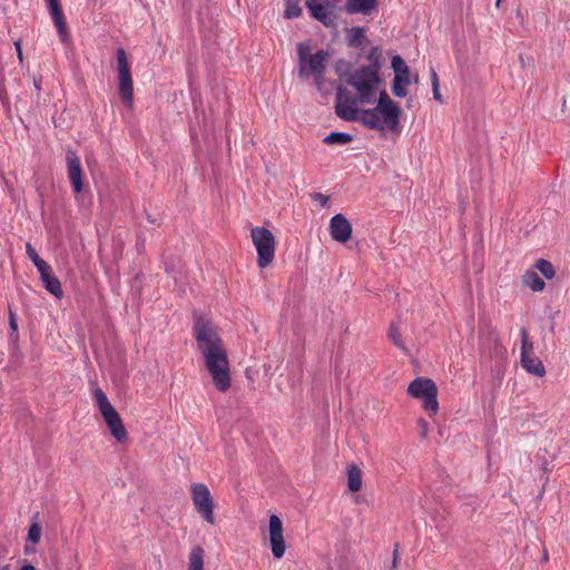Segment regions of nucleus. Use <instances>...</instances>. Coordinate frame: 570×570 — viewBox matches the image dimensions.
<instances>
[{
    "label": "nucleus",
    "mask_w": 570,
    "mask_h": 570,
    "mask_svg": "<svg viewBox=\"0 0 570 570\" xmlns=\"http://www.w3.org/2000/svg\"><path fill=\"white\" fill-rule=\"evenodd\" d=\"M193 331L214 386L219 392L228 391L232 385L230 365L217 327L207 316L195 314Z\"/></svg>",
    "instance_id": "f257e3e1"
},
{
    "label": "nucleus",
    "mask_w": 570,
    "mask_h": 570,
    "mask_svg": "<svg viewBox=\"0 0 570 570\" xmlns=\"http://www.w3.org/2000/svg\"><path fill=\"white\" fill-rule=\"evenodd\" d=\"M401 108L391 99L385 90L380 91L376 106L363 109L362 125L372 130H390L397 132L400 129Z\"/></svg>",
    "instance_id": "f03ea898"
},
{
    "label": "nucleus",
    "mask_w": 570,
    "mask_h": 570,
    "mask_svg": "<svg viewBox=\"0 0 570 570\" xmlns=\"http://www.w3.org/2000/svg\"><path fill=\"white\" fill-rule=\"evenodd\" d=\"M297 50V75L299 78L305 79L313 77L316 88L326 94L325 89V70L326 65L331 59L327 50L320 49L312 53V45L309 41L299 42L296 46Z\"/></svg>",
    "instance_id": "7ed1b4c3"
},
{
    "label": "nucleus",
    "mask_w": 570,
    "mask_h": 570,
    "mask_svg": "<svg viewBox=\"0 0 570 570\" xmlns=\"http://www.w3.org/2000/svg\"><path fill=\"white\" fill-rule=\"evenodd\" d=\"M347 83L355 89L361 104H373L381 85L380 72L361 66L351 72Z\"/></svg>",
    "instance_id": "20e7f679"
},
{
    "label": "nucleus",
    "mask_w": 570,
    "mask_h": 570,
    "mask_svg": "<svg viewBox=\"0 0 570 570\" xmlns=\"http://www.w3.org/2000/svg\"><path fill=\"white\" fill-rule=\"evenodd\" d=\"M407 394L412 399L420 400L422 402V407L430 416L438 414V387L431 379L423 376L414 379L407 386Z\"/></svg>",
    "instance_id": "39448f33"
},
{
    "label": "nucleus",
    "mask_w": 570,
    "mask_h": 570,
    "mask_svg": "<svg viewBox=\"0 0 570 570\" xmlns=\"http://www.w3.org/2000/svg\"><path fill=\"white\" fill-rule=\"evenodd\" d=\"M92 395L112 436L118 442L126 441L127 431L119 414L109 402L105 392L99 386H95L92 389Z\"/></svg>",
    "instance_id": "423d86ee"
},
{
    "label": "nucleus",
    "mask_w": 570,
    "mask_h": 570,
    "mask_svg": "<svg viewBox=\"0 0 570 570\" xmlns=\"http://www.w3.org/2000/svg\"><path fill=\"white\" fill-rule=\"evenodd\" d=\"M250 237L257 252V265L259 268H266L275 257V237L269 229L259 226L250 229Z\"/></svg>",
    "instance_id": "0eeeda50"
},
{
    "label": "nucleus",
    "mask_w": 570,
    "mask_h": 570,
    "mask_svg": "<svg viewBox=\"0 0 570 570\" xmlns=\"http://www.w3.org/2000/svg\"><path fill=\"white\" fill-rule=\"evenodd\" d=\"M358 96H352V94L344 87L340 86L336 89L335 96V114L338 118L345 121H358L362 122L363 109L358 108Z\"/></svg>",
    "instance_id": "6e6552de"
},
{
    "label": "nucleus",
    "mask_w": 570,
    "mask_h": 570,
    "mask_svg": "<svg viewBox=\"0 0 570 570\" xmlns=\"http://www.w3.org/2000/svg\"><path fill=\"white\" fill-rule=\"evenodd\" d=\"M190 497L197 513L207 523L215 524V503L208 487L203 483H193L190 485Z\"/></svg>",
    "instance_id": "1a4fd4ad"
},
{
    "label": "nucleus",
    "mask_w": 570,
    "mask_h": 570,
    "mask_svg": "<svg viewBox=\"0 0 570 570\" xmlns=\"http://www.w3.org/2000/svg\"><path fill=\"white\" fill-rule=\"evenodd\" d=\"M117 69L120 98L124 104L130 108L134 101V88L130 65L124 48L117 49Z\"/></svg>",
    "instance_id": "9d476101"
},
{
    "label": "nucleus",
    "mask_w": 570,
    "mask_h": 570,
    "mask_svg": "<svg viewBox=\"0 0 570 570\" xmlns=\"http://www.w3.org/2000/svg\"><path fill=\"white\" fill-rule=\"evenodd\" d=\"M521 335V365L532 375L542 377L546 375L543 363L533 354V344L529 341L528 332L523 327L520 331Z\"/></svg>",
    "instance_id": "9b49d317"
},
{
    "label": "nucleus",
    "mask_w": 570,
    "mask_h": 570,
    "mask_svg": "<svg viewBox=\"0 0 570 570\" xmlns=\"http://www.w3.org/2000/svg\"><path fill=\"white\" fill-rule=\"evenodd\" d=\"M334 0H306V7L311 16L323 23L325 27H331L335 22L333 16Z\"/></svg>",
    "instance_id": "f8f14e48"
},
{
    "label": "nucleus",
    "mask_w": 570,
    "mask_h": 570,
    "mask_svg": "<svg viewBox=\"0 0 570 570\" xmlns=\"http://www.w3.org/2000/svg\"><path fill=\"white\" fill-rule=\"evenodd\" d=\"M268 532L273 557L275 559L283 558L286 550L284 530L283 523L276 514L269 517Z\"/></svg>",
    "instance_id": "ddd939ff"
},
{
    "label": "nucleus",
    "mask_w": 570,
    "mask_h": 570,
    "mask_svg": "<svg viewBox=\"0 0 570 570\" xmlns=\"http://www.w3.org/2000/svg\"><path fill=\"white\" fill-rule=\"evenodd\" d=\"M66 161L68 168V178L70 180L72 190L76 195H78L83 189L82 167L80 164V159L73 150L68 149L66 155Z\"/></svg>",
    "instance_id": "4468645a"
},
{
    "label": "nucleus",
    "mask_w": 570,
    "mask_h": 570,
    "mask_svg": "<svg viewBox=\"0 0 570 570\" xmlns=\"http://www.w3.org/2000/svg\"><path fill=\"white\" fill-rule=\"evenodd\" d=\"M328 229L331 237L338 243H346L352 236V225L343 214L331 218Z\"/></svg>",
    "instance_id": "2eb2a0df"
},
{
    "label": "nucleus",
    "mask_w": 570,
    "mask_h": 570,
    "mask_svg": "<svg viewBox=\"0 0 570 570\" xmlns=\"http://www.w3.org/2000/svg\"><path fill=\"white\" fill-rule=\"evenodd\" d=\"M46 1H47L48 9L50 11L52 21L58 30L59 36L61 37L62 41H66V39L68 38L67 26H66L62 10L59 4V0H46Z\"/></svg>",
    "instance_id": "dca6fc26"
},
{
    "label": "nucleus",
    "mask_w": 570,
    "mask_h": 570,
    "mask_svg": "<svg viewBox=\"0 0 570 570\" xmlns=\"http://www.w3.org/2000/svg\"><path fill=\"white\" fill-rule=\"evenodd\" d=\"M39 274L43 287L55 297H62L63 291L61 287V283L58 279V277L52 274L50 265L47 266L45 269H41Z\"/></svg>",
    "instance_id": "f3484780"
},
{
    "label": "nucleus",
    "mask_w": 570,
    "mask_h": 570,
    "mask_svg": "<svg viewBox=\"0 0 570 570\" xmlns=\"http://www.w3.org/2000/svg\"><path fill=\"white\" fill-rule=\"evenodd\" d=\"M377 7L376 0H347L345 4L346 12L351 14H368Z\"/></svg>",
    "instance_id": "a211bd4d"
},
{
    "label": "nucleus",
    "mask_w": 570,
    "mask_h": 570,
    "mask_svg": "<svg viewBox=\"0 0 570 570\" xmlns=\"http://www.w3.org/2000/svg\"><path fill=\"white\" fill-rule=\"evenodd\" d=\"M347 487L352 492H357L363 485V473L357 465H350L347 471Z\"/></svg>",
    "instance_id": "6ab92c4d"
},
{
    "label": "nucleus",
    "mask_w": 570,
    "mask_h": 570,
    "mask_svg": "<svg viewBox=\"0 0 570 570\" xmlns=\"http://www.w3.org/2000/svg\"><path fill=\"white\" fill-rule=\"evenodd\" d=\"M411 83L410 72L394 75L392 92L394 96L403 98L407 95L406 87Z\"/></svg>",
    "instance_id": "aec40b11"
},
{
    "label": "nucleus",
    "mask_w": 570,
    "mask_h": 570,
    "mask_svg": "<svg viewBox=\"0 0 570 570\" xmlns=\"http://www.w3.org/2000/svg\"><path fill=\"white\" fill-rule=\"evenodd\" d=\"M523 284L534 292H540L544 288L546 283L538 275L535 269H528L523 275Z\"/></svg>",
    "instance_id": "412c9836"
},
{
    "label": "nucleus",
    "mask_w": 570,
    "mask_h": 570,
    "mask_svg": "<svg viewBox=\"0 0 570 570\" xmlns=\"http://www.w3.org/2000/svg\"><path fill=\"white\" fill-rule=\"evenodd\" d=\"M187 570H204V550L200 547L191 549Z\"/></svg>",
    "instance_id": "4be33fe9"
},
{
    "label": "nucleus",
    "mask_w": 570,
    "mask_h": 570,
    "mask_svg": "<svg viewBox=\"0 0 570 570\" xmlns=\"http://www.w3.org/2000/svg\"><path fill=\"white\" fill-rule=\"evenodd\" d=\"M352 140V135L342 131L331 132L323 139L324 144L326 145H346Z\"/></svg>",
    "instance_id": "5701e85b"
},
{
    "label": "nucleus",
    "mask_w": 570,
    "mask_h": 570,
    "mask_svg": "<svg viewBox=\"0 0 570 570\" xmlns=\"http://www.w3.org/2000/svg\"><path fill=\"white\" fill-rule=\"evenodd\" d=\"M364 39V30L361 27H353L347 31V43L350 47L357 48Z\"/></svg>",
    "instance_id": "b1692460"
},
{
    "label": "nucleus",
    "mask_w": 570,
    "mask_h": 570,
    "mask_svg": "<svg viewBox=\"0 0 570 570\" xmlns=\"http://www.w3.org/2000/svg\"><path fill=\"white\" fill-rule=\"evenodd\" d=\"M26 252H27V255L28 257L30 258V261L33 263V265L36 266V268L38 269V272H40L41 269H45L47 266H49V264L47 262H45L40 256L39 254L37 253V250L35 249V247L30 244V243H27L26 245Z\"/></svg>",
    "instance_id": "393cba45"
},
{
    "label": "nucleus",
    "mask_w": 570,
    "mask_h": 570,
    "mask_svg": "<svg viewBox=\"0 0 570 570\" xmlns=\"http://www.w3.org/2000/svg\"><path fill=\"white\" fill-rule=\"evenodd\" d=\"M302 13V8L299 6V0H286L285 1V9H284V17L286 19H294L298 18Z\"/></svg>",
    "instance_id": "a878e982"
},
{
    "label": "nucleus",
    "mask_w": 570,
    "mask_h": 570,
    "mask_svg": "<svg viewBox=\"0 0 570 570\" xmlns=\"http://www.w3.org/2000/svg\"><path fill=\"white\" fill-rule=\"evenodd\" d=\"M535 269H538L547 279H552L556 275L553 265L543 258L537 261Z\"/></svg>",
    "instance_id": "bb28decb"
},
{
    "label": "nucleus",
    "mask_w": 570,
    "mask_h": 570,
    "mask_svg": "<svg viewBox=\"0 0 570 570\" xmlns=\"http://www.w3.org/2000/svg\"><path fill=\"white\" fill-rule=\"evenodd\" d=\"M367 60L370 65L367 68L375 70L376 72L381 71V51L377 47H373L367 53Z\"/></svg>",
    "instance_id": "cd10ccee"
},
{
    "label": "nucleus",
    "mask_w": 570,
    "mask_h": 570,
    "mask_svg": "<svg viewBox=\"0 0 570 570\" xmlns=\"http://www.w3.org/2000/svg\"><path fill=\"white\" fill-rule=\"evenodd\" d=\"M389 337L397 348H400L403 352H407L406 346L401 340L399 327L395 324H391L389 330Z\"/></svg>",
    "instance_id": "c85d7f7f"
},
{
    "label": "nucleus",
    "mask_w": 570,
    "mask_h": 570,
    "mask_svg": "<svg viewBox=\"0 0 570 570\" xmlns=\"http://www.w3.org/2000/svg\"><path fill=\"white\" fill-rule=\"evenodd\" d=\"M392 69L395 75L410 72L409 67L400 56H394L392 58Z\"/></svg>",
    "instance_id": "c756f323"
},
{
    "label": "nucleus",
    "mask_w": 570,
    "mask_h": 570,
    "mask_svg": "<svg viewBox=\"0 0 570 570\" xmlns=\"http://www.w3.org/2000/svg\"><path fill=\"white\" fill-rule=\"evenodd\" d=\"M40 538H41V528L39 527L38 523H32L28 530V540L31 541L33 544H37V543H39Z\"/></svg>",
    "instance_id": "7c9ffc66"
},
{
    "label": "nucleus",
    "mask_w": 570,
    "mask_h": 570,
    "mask_svg": "<svg viewBox=\"0 0 570 570\" xmlns=\"http://www.w3.org/2000/svg\"><path fill=\"white\" fill-rule=\"evenodd\" d=\"M416 426H417L420 436L422 439H425L428 436V433H429V423L424 419H419L416 421Z\"/></svg>",
    "instance_id": "2f4dec72"
},
{
    "label": "nucleus",
    "mask_w": 570,
    "mask_h": 570,
    "mask_svg": "<svg viewBox=\"0 0 570 570\" xmlns=\"http://www.w3.org/2000/svg\"><path fill=\"white\" fill-rule=\"evenodd\" d=\"M312 198L317 202L322 207H326L328 204V196L321 194V193H314L312 194Z\"/></svg>",
    "instance_id": "473e14b6"
},
{
    "label": "nucleus",
    "mask_w": 570,
    "mask_h": 570,
    "mask_svg": "<svg viewBox=\"0 0 570 570\" xmlns=\"http://www.w3.org/2000/svg\"><path fill=\"white\" fill-rule=\"evenodd\" d=\"M399 558H400L399 544L396 543L395 547H394V550H393V561H392V566H391L392 570H396L397 569Z\"/></svg>",
    "instance_id": "72a5a7b5"
},
{
    "label": "nucleus",
    "mask_w": 570,
    "mask_h": 570,
    "mask_svg": "<svg viewBox=\"0 0 570 570\" xmlns=\"http://www.w3.org/2000/svg\"><path fill=\"white\" fill-rule=\"evenodd\" d=\"M14 48H16V51H17V56H18L19 62L23 63V53H22V48H21V41L20 40L14 41Z\"/></svg>",
    "instance_id": "f704fd0d"
},
{
    "label": "nucleus",
    "mask_w": 570,
    "mask_h": 570,
    "mask_svg": "<svg viewBox=\"0 0 570 570\" xmlns=\"http://www.w3.org/2000/svg\"><path fill=\"white\" fill-rule=\"evenodd\" d=\"M431 80H432V88H434V86L439 87L438 75L433 68L431 69Z\"/></svg>",
    "instance_id": "c9c22d12"
},
{
    "label": "nucleus",
    "mask_w": 570,
    "mask_h": 570,
    "mask_svg": "<svg viewBox=\"0 0 570 570\" xmlns=\"http://www.w3.org/2000/svg\"><path fill=\"white\" fill-rule=\"evenodd\" d=\"M432 89H433V98H434L435 100H438V101H442V100H441V95H440V92H439V87L434 86V88H432Z\"/></svg>",
    "instance_id": "e433bc0d"
},
{
    "label": "nucleus",
    "mask_w": 570,
    "mask_h": 570,
    "mask_svg": "<svg viewBox=\"0 0 570 570\" xmlns=\"http://www.w3.org/2000/svg\"><path fill=\"white\" fill-rule=\"evenodd\" d=\"M10 327L13 330V331H17V323H16V318H14V315L12 313H10Z\"/></svg>",
    "instance_id": "4c0bfd02"
},
{
    "label": "nucleus",
    "mask_w": 570,
    "mask_h": 570,
    "mask_svg": "<svg viewBox=\"0 0 570 570\" xmlns=\"http://www.w3.org/2000/svg\"><path fill=\"white\" fill-rule=\"evenodd\" d=\"M35 89L40 92L41 91V79H33Z\"/></svg>",
    "instance_id": "58836bf2"
},
{
    "label": "nucleus",
    "mask_w": 570,
    "mask_h": 570,
    "mask_svg": "<svg viewBox=\"0 0 570 570\" xmlns=\"http://www.w3.org/2000/svg\"><path fill=\"white\" fill-rule=\"evenodd\" d=\"M20 570H37V568L33 567L32 564H26Z\"/></svg>",
    "instance_id": "ea45409f"
},
{
    "label": "nucleus",
    "mask_w": 570,
    "mask_h": 570,
    "mask_svg": "<svg viewBox=\"0 0 570 570\" xmlns=\"http://www.w3.org/2000/svg\"><path fill=\"white\" fill-rule=\"evenodd\" d=\"M0 570H9V567H7V566L1 567Z\"/></svg>",
    "instance_id": "a19ab883"
},
{
    "label": "nucleus",
    "mask_w": 570,
    "mask_h": 570,
    "mask_svg": "<svg viewBox=\"0 0 570 570\" xmlns=\"http://www.w3.org/2000/svg\"><path fill=\"white\" fill-rule=\"evenodd\" d=\"M500 1H501V0H497V6H499Z\"/></svg>",
    "instance_id": "79ce46f5"
}]
</instances>
